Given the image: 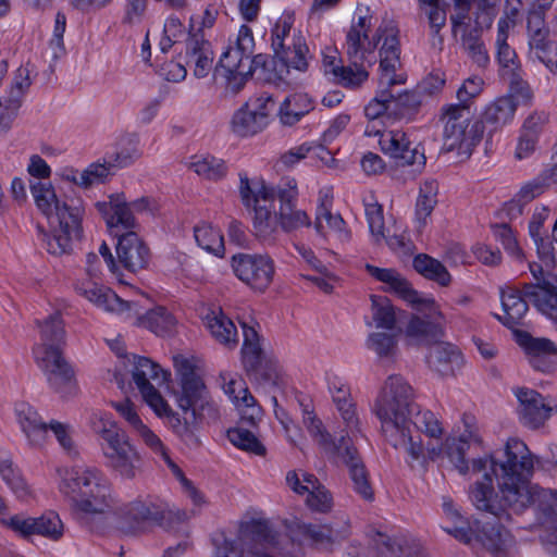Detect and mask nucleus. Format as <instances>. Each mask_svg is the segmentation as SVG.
<instances>
[{
	"label": "nucleus",
	"instance_id": "obj_1",
	"mask_svg": "<svg viewBox=\"0 0 557 557\" xmlns=\"http://www.w3.org/2000/svg\"><path fill=\"white\" fill-rule=\"evenodd\" d=\"M533 459L527 445L518 440L507 441L503 456L483 457L471 462V475H479L469 487V499L476 510L502 519L508 508L518 512L534 505L542 512L541 523L555 522L557 493L539 488L529 482Z\"/></svg>",
	"mask_w": 557,
	"mask_h": 557
},
{
	"label": "nucleus",
	"instance_id": "obj_2",
	"mask_svg": "<svg viewBox=\"0 0 557 557\" xmlns=\"http://www.w3.org/2000/svg\"><path fill=\"white\" fill-rule=\"evenodd\" d=\"M30 193L37 209L47 218L49 230L45 243L49 253L62 256L72 249L82 231L85 208L79 199L61 201L48 182L30 184Z\"/></svg>",
	"mask_w": 557,
	"mask_h": 557
},
{
	"label": "nucleus",
	"instance_id": "obj_3",
	"mask_svg": "<svg viewBox=\"0 0 557 557\" xmlns=\"http://www.w3.org/2000/svg\"><path fill=\"white\" fill-rule=\"evenodd\" d=\"M401 426L403 438L394 441L388 437L387 441L395 448L405 450L406 462L412 469H425L430 462L441 465L447 433L434 412L417 406Z\"/></svg>",
	"mask_w": 557,
	"mask_h": 557
},
{
	"label": "nucleus",
	"instance_id": "obj_4",
	"mask_svg": "<svg viewBox=\"0 0 557 557\" xmlns=\"http://www.w3.org/2000/svg\"><path fill=\"white\" fill-rule=\"evenodd\" d=\"M381 32L384 42L380 50V89L364 108V114L370 121H376L384 114L403 115L405 107L416 103L414 95L409 91L395 96L386 89L393 85L404 84L406 75L398 72L400 67L398 29L387 25Z\"/></svg>",
	"mask_w": 557,
	"mask_h": 557
},
{
	"label": "nucleus",
	"instance_id": "obj_5",
	"mask_svg": "<svg viewBox=\"0 0 557 557\" xmlns=\"http://www.w3.org/2000/svg\"><path fill=\"white\" fill-rule=\"evenodd\" d=\"M59 491L71 497L73 508L82 519L106 513L113 505L107 476L94 468H59Z\"/></svg>",
	"mask_w": 557,
	"mask_h": 557
},
{
	"label": "nucleus",
	"instance_id": "obj_6",
	"mask_svg": "<svg viewBox=\"0 0 557 557\" xmlns=\"http://www.w3.org/2000/svg\"><path fill=\"white\" fill-rule=\"evenodd\" d=\"M417 406L413 400V389L404 377L391 375L385 380L375 398L373 412L381 422L386 440L403 438L399 430L406 419L416 411Z\"/></svg>",
	"mask_w": 557,
	"mask_h": 557
},
{
	"label": "nucleus",
	"instance_id": "obj_7",
	"mask_svg": "<svg viewBox=\"0 0 557 557\" xmlns=\"http://www.w3.org/2000/svg\"><path fill=\"white\" fill-rule=\"evenodd\" d=\"M286 535H281L270 521L269 540L250 547L249 557H275L278 552L286 557H301L305 546L322 543L329 539L325 531L317 525L305 524L294 518L284 523Z\"/></svg>",
	"mask_w": 557,
	"mask_h": 557
},
{
	"label": "nucleus",
	"instance_id": "obj_8",
	"mask_svg": "<svg viewBox=\"0 0 557 557\" xmlns=\"http://www.w3.org/2000/svg\"><path fill=\"white\" fill-rule=\"evenodd\" d=\"M239 194L245 207L253 208V230L258 238L268 242L274 238L280 225L278 212L273 210L276 198L275 188L269 187L261 180L239 176Z\"/></svg>",
	"mask_w": 557,
	"mask_h": 557
},
{
	"label": "nucleus",
	"instance_id": "obj_9",
	"mask_svg": "<svg viewBox=\"0 0 557 557\" xmlns=\"http://www.w3.org/2000/svg\"><path fill=\"white\" fill-rule=\"evenodd\" d=\"M173 367L180 388L174 391L177 407L185 413H191L193 421H198L203 410L210 407L206 386L197 373L199 360L191 355L173 356Z\"/></svg>",
	"mask_w": 557,
	"mask_h": 557
},
{
	"label": "nucleus",
	"instance_id": "obj_10",
	"mask_svg": "<svg viewBox=\"0 0 557 557\" xmlns=\"http://www.w3.org/2000/svg\"><path fill=\"white\" fill-rule=\"evenodd\" d=\"M444 124V147L448 151L457 150L461 158H469L472 149L483 136V126L473 122L469 108L447 104L442 109Z\"/></svg>",
	"mask_w": 557,
	"mask_h": 557
},
{
	"label": "nucleus",
	"instance_id": "obj_11",
	"mask_svg": "<svg viewBox=\"0 0 557 557\" xmlns=\"http://www.w3.org/2000/svg\"><path fill=\"white\" fill-rule=\"evenodd\" d=\"M103 260L97 253L86 256V273L90 278L76 283V292L85 297L98 309L114 314L123 320H129L137 315L136 305L122 300L111 288L94 282L91 278L101 273Z\"/></svg>",
	"mask_w": 557,
	"mask_h": 557
},
{
	"label": "nucleus",
	"instance_id": "obj_12",
	"mask_svg": "<svg viewBox=\"0 0 557 557\" xmlns=\"http://www.w3.org/2000/svg\"><path fill=\"white\" fill-rule=\"evenodd\" d=\"M35 362L42 373L48 386L62 398L77 394L78 387L72 366L64 358L58 345H36Z\"/></svg>",
	"mask_w": 557,
	"mask_h": 557
},
{
	"label": "nucleus",
	"instance_id": "obj_13",
	"mask_svg": "<svg viewBox=\"0 0 557 557\" xmlns=\"http://www.w3.org/2000/svg\"><path fill=\"white\" fill-rule=\"evenodd\" d=\"M295 17L283 13L272 29V49L287 67L305 72L311 55L300 30L294 29Z\"/></svg>",
	"mask_w": 557,
	"mask_h": 557
},
{
	"label": "nucleus",
	"instance_id": "obj_14",
	"mask_svg": "<svg viewBox=\"0 0 557 557\" xmlns=\"http://www.w3.org/2000/svg\"><path fill=\"white\" fill-rule=\"evenodd\" d=\"M532 90L523 81H511L506 95L495 98L487 103L481 115V124L493 134L510 125L519 106L527 104L532 99Z\"/></svg>",
	"mask_w": 557,
	"mask_h": 557
},
{
	"label": "nucleus",
	"instance_id": "obj_15",
	"mask_svg": "<svg viewBox=\"0 0 557 557\" xmlns=\"http://www.w3.org/2000/svg\"><path fill=\"white\" fill-rule=\"evenodd\" d=\"M269 531L270 521L267 519L243 521L236 536L214 539L212 557H249L251 546L260 541H270Z\"/></svg>",
	"mask_w": 557,
	"mask_h": 557
},
{
	"label": "nucleus",
	"instance_id": "obj_16",
	"mask_svg": "<svg viewBox=\"0 0 557 557\" xmlns=\"http://www.w3.org/2000/svg\"><path fill=\"white\" fill-rule=\"evenodd\" d=\"M275 110V101L269 94L250 98L233 115L232 132L240 137L253 136L262 132L270 123Z\"/></svg>",
	"mask_w": 557,
	"mask_h": 557
},
{
	"label": "nucleus",
	"instance_id": "obj_17",
	"mask_svg": "<svg viewBox=\"0 0 557 557\" xmlns=\"http://www.w3.org/2000/svg\"><path fill=\"white\" fill-rule=\"evenodd\" d=\"M231 265L235 276L257 292H264L273 282L275 264L268 255L237 253Z\"/></svg>",
	"mask_w": 557,
	"mask_h": 557
},
{
	"label": "nucleus",
	"instance_id": "obj_18",
	"mask_svg": "<svg viewBox=\"0 0 557 557\" xmlns=\"http://www.w3.org/2000/svg\"><path fill=\"white\" fill-rule=\"evenodd\" d=\"M131 369L127 370V373H132L133 381L138 388L143 400L148 406L157 405V408L162 407V395L157 389V386H160L168 382L170 377V372L163 370L159 364L154 363L148 358L132 356V360H128L127 367Z\"/></svg>",
	"mask_w": 557,
	"mask_h": 557
},
{
	"label": "nucleus",
	"instance_id": "obj_19",
	"mask_svg": "<svg viewBox=\"0 0 557 557\" xmlns=\"http://www.w3.org/2000/svg\"><path fill=\"white\" fill-rule=\"evenodd\" d=\"M387 25H393L397 29L393 22H385L377 28L376 36L370 39L368 33L371 28V16L364 14L354 20L347 33L346 46L347 53L355 63L366 62L372 64L375 61L374 50L380 42L381 45L384 42V36L381 30Z\"/></svg>",
	"mask_w": 557,
	"mask_h": 557
},
{
	"label": "nucleus",
	"instance_id": "obj_20",
	"mask_svg": "<svg viewBox=\"0 0 557 557\" xmlns=\"http://www.w3.org/2000/svg\"><path fill=\"white\" fill-rule=\"evenodd\" d=\"M462 424L463 431L458 434H447L441 465H448L461 475H468L470 473L471 463L466 459L467 451L471 445L480 444L481 437L472 417L465 416Z\"/></svg>",
	"mask_w": 557,
	"mask_h": 557
},
{
	"label": "nucleus",
	"instance_id": "obj_21",
	"mask_svg": "<svg viewBox=\"0 0 557 557\" xmlns=\"http://www.w3.org/2000/svg\"><path fill=\"white\" fill-rule=\"evenodd\" d=\"M220 379L224 394L236 407L242 420L250 425L257 424L262 418V409L249 393L242 375L237 372L223 371L220 374Z\"/></svg>",
	"mask_w": 557,
	"mask_h": 557
},
{
	"label": "nucleus",
	"instance_id": "obj_22",
	"mask_svg": "<svg viewBox=\"0 0 557 557\" xmlns=\"http://www.w3.org/2000/svg\"><path fill=\"white\" fill-rule=\"evenodd\" d=\"M379 146L397 165H413L418 171L425 165L423 148L420 145L411 146L407 134L401 129H384Z\"/></svg>",
	"mask_w": 557,
	"mask_h": 557
},
{
	"label": "nucleus",
	"instance_id": "obj_23",
	"mask_svg": "<svg viewBox=\"0 0 557 557\" xmlns=\"http://www.w3.org/2000/svg\"><path fill=\"white\" fill-rule=\"evenodd\" d=\"M408 304L421 311L425 319L411 318L407 326V335L418 342L436 338L442 333L446 318L434 298L420 294L419 301Z\"/></svg>",
	"mask_w": 557,
	"mask_h": 557
},
{
	"label": "nucleus",
	"instance_id": "obj_24",
	"mask_svg": "<svg viewBox=\"0 0 557 557\" xmlns=\"http://www.w3.org/2000/svg\"><path fill=\"white\" fill-rule=\"evenodd\" d=\"M1 522L23 536L41 535L50 541H59L64 534V524L54 511L45 512L39 517L15 515L1 518Z\"/></svg>",
	"mask_w": 557,
	"mask_h": 557
},
{
	"label": "nucleus",
	"instance_id": "obj_25",
	"mask_svg": "<svg viewBox=\"0 0 557 557\" xmlns=\"http://www.w3.org/2000/svg\"><path fill=\"white\" fill-rule=\"evenodd\" d=\"M512 392L518 401L519 421L529 429L536 430L544 426L556 411V406L532 388L516 387Z\"/></svg>",
	"mask_w": 557,
	"mask_h": 557
},
{
	"label": "nucleus",
	"instance_id": "obj_26",
	"mask_svg": "<svg viewBox=\"0 0 557 557\" xmlns=\"http://www.w3.org/2000/svg\"><path fill=\"white\" fill-rule=\"evenodd\" d=\"M100 448L109 468L124 478L135 475L139 466V455L125 432L100 443Z\"/></svg>",
	"mask_w": 557,
	"mask_h": 557
},
{
	"label": "nucleus",
	"instance_id": "obj_27",
	"mask_svg": "<svg viewBox=\"0 0 557 557\" xmlns=\"http://www.w3.org/2000/svg\"><path fill=\"white\" fill-rule=\"evenodd\" d=\"M276 198L280 201V225L286 231H295L300 227L311 226L309 214L297 208L298 187L295 178L283 180L275 188Z\"/></svg>",
	"mask_w": 557,
	"mask_h": 557
},
{
	"label": "nucleus",
	"instance_id": "obj_28",
	"mask_svg": "<svg viewBox=\"0 0 557 557\" xmlns=\"http://www.w3.org/2000/svg\"><path fill=\"white\" fill-rule=\"evenodd\" d=\"M513 335L534 370L546 374L557 370V346L554 342L545 337H533L520 330H515Z\"/></svg>",
	"mask_w": 557,
	"mask_h": 557
},
{
	"label": "nucleus",
	"instance_id": "obj_29",
	"mask_svg": "<svg viewBox=\"0 0 557 557\" xmlns=\"http://www.w3.org/2000/svg\"><path fill=\"white\" fill-rule=\"evenodd\" d=\"M286 484L294 493L305 497V502L311 510L319 512L331 510L333 498L314 475L304 471H288Z\"/></svg>",
	"mask_w": 557,
	"mask_h": 557
},
{
	"label": "nucleus",
	"instance_id": "obj_30",
	"mask_svg": "<svg viewBox=\"0 0 557 557\" xmlns=\"http://www.w3.org/2000/svg\"><path fill=\"white\" fill-rule=\"evenodd\" d=\"M255 38L252 30L247 25H242L234 41L230 42L226 51L220 59V67L223 72L245 71L252 72V54Z\"/></svg>",
	"mask_w": 557,
	"mask_h": 557
},
{
	"label": "nucleus",
	"instance_id": "obj_31",
	"mask_svg": "<svg viewBox=\"0 0 557 557\" xmlns=\"http://www.w3.org/2000/svg\"><path fill=\"white\" fill-rule=\"evenodd\" d=\"M404 540L377 532L367 545H352L348 557H423L417 547L404 546Z\"/></svg>",
	"mask_w": 557,
	"mask_h": 557
},
{
	"label": "nucleus",
	"instance_id": "obj_32",
	"mask_svg": "<svg viewBox=\"0 0 557 557\" xmlns=\"http://www.w3.org/2000/svg\"><path fill=\"white\" fill-rule=\"evenodd\" d=\"M96 207L102 214L108 228L116 237L138 227V223L123 194L111 195L108 201L97 202Z\"/></svg>",
	"mask_w": 557,
	"mask_h": 557
},
{
	"label": "nucleus",
	"instance_id": "obj_33",
	"mask_svg": "<svg viewBox=\"0 0 557 557\" xmlns=\"http://www.w3.org/2000/svg\"><path fill=\"white\" fill-rule=\"evenodd\" d=\"M467 544L473 547L481 546L498 556L509 553L513 548L515 541L509 531L498 523L474 521L472 540Z\"/></svg>",
	"mask_w": 557,
	"mask_h": 557
},
{
	"label": "nucleus",
	"instance_id": "obj_34",
	"mask_svg": "<svg viewBox=\"0 0 557 557\" xmlns=\"http://www.w3.org/2000/svg\"><path fill=\"white\" fill-rule=\"evenodd\" d=\"M14 416L27 444L34 448L42 447L48 438V423L42 420L37 409L26 401H17Z\"/></svg>",
	"mask_w": 557,
	"mask_h": 557
},
{
	"label": "nucleus",
	"instance_id": "obj_35",
	"mask_svg": "<svg viewBox=\"0 0 557 557\" xmlns=\"http://www.w3.org/2000/svg\"><path fill=\"white\" fill-rule=\"evenodd\" d=\"M116 253L119 261L129 271L146 267L149 260V249L136 231L122 233L117 236Z\"/></svg>",
	"mask_w": 557,
	"mask_h": 557
},
{
	"label": "nucleus",
	"instance_id": "obj_36",
	"mask_svg": "<svg viewBox=\"0 0 557 557\" xmlns=\"http://www.w3.org/2000/svg\"><path fill=\"white\" fill-rule=\"evenodd\" d=\"M327 385L333 401L346 424L348 435L355 436L359 432V419L356 414L355 404L350 397L348 385L336 375L329 376Z\"/></svg>",
	"mask_w": 557,
	"mask_h": 557
},
{
	"label": "nucleus",
	"instance_id": "obj_37",
	"mask_svg": "<svg viewBox=\"0 0 557 557\" xmlns=\"http://www.w3.org/2000/svg\"><path fill=\"white\" fill-rule=\"evenodd\" d=\"M528 300L524 296V289L521 292L515 287L507 286L500 289V302L503 314L496 318L507 327L515 331L528 312Z\"/></svg>",
	"mask_w": 557,
	"mask_h": 557
},
{
	"label": "nucleus",
	"instance_id": "obj_38",
	"mask_svg": "<svg viewBox=\"0 0 557 557\" xmlns=\"http://www.w3.org/2000/svg\"><path fill=\"white\" fill-rule=\"evenodd\" d=\"M302 424L306 428L312 440L320 445L325 451L331 454L341 453V449L345 446L344 442H349L345 437H342L338 444L331 441V435L326 431L321 419L315 414L311 401L304 399L300 401Z\"/></svg>",
	"mask_w": 557,
	"mask_h": 557
},
{
	"label": "nucleus",
	"instance_id": "obj_39",
	"mask_svg": "<svg viewBox=\"0 0 557 557\" xmlns=\"http://www.w3.org/2000/svg\"><path fill=\"white\" fill-rule=\"evenodd\" d=\"M366 270L376 281L386 285L385 290L395 293L406 302L420 300V294L414 290L411 284L396 270L379 268L372 264H367Z\"/></svg>",
	"mask_w": 557,
	"mask_h": 557
},
{
	"label": "nucleus",
	"instance_id": "obj_40",
	"mask_svg": "<svg viewBox=\"0 0 557 557\" xmlns=\"http://www.w3.org/2000/svg\"><path fill=\"white\" fill-rule=\"evenodd\" d=\"M344 444L345 446L341 449V453H336L335 455L348 467L355 492L363 499L371 500L373 498V491L369 483L364 466L360 461L356 448L350 445L349 442H344Z\"/></svg>",
	"mask_w": 557,
	"mask_h": 557
},
{
	"label": "nucleus",
	"instance_id": "obj_41",
	"mask_svg": "<svg viewBox=\"0 0 557 557\" xmlns=\"http://www.w3.org/2000/svg\"><path fill=\"white\" fill-rule=\"evenodd\" d=\"M186 63L193 66L197 78L206 77L212 69L213 51L209 41L199 34H191L186 42Z\"/></svg>",
	"mask_w": 557,
	"mask_h": 557
},
{
	"label": "nucleus",
	"instance_id": "obj_42",
	"mask_svg": "<svg viewBox=\"0 0 557 557\" xmlns=\"http://www.w3.org/2000/svg\"><path fill=\"white\" fill-rule=\"evenodd\" d=\"M442 509L445 517L443 530L461 543H470L473 523L462 516L460 508L447 496L442 498Z\"/></svg>",
	"mask_w": 557,
	"mask_h": 557
},
{
	"label": "nucleus",
	"instance_id": "obj_43",
	"mask_svg": "<svg viewBox=\"0 0 557 557\" xmlns=\"http://www.w3.org/2000/svg\"><path fill=\"white\" fill-rule=\"evenodd\" d=\"M313 226L315 233L325 240L333 239L343 244L351 237L349 227L338 212L315 214Z\"/></svg>",
	"mask_w": 557,
	"mask_h": 557
},
{
	"label": "nucleus",
	"instance_id": "obj_44",
	"mask_svg": "<svg viewBox=\"0 0 557 557\" xmlns=\"http://www.w3.org/2000/svg\"><path fill=\"white\" fill-rule=\"evenodd\" d=\"M438 184L434 180H425L421 183L416 201L414 223L416 227L423 230L437 203Z\"/></svg>",
	"mask_w": 557,
	"mask_h": 557
},
{
	"label": "nucleus",
	"instance_id": "obj_45",
	"mask_svg": "<svg viewBox=\"0 0 557 557\" xmlns=\"http://www.w3.org/2000/svg\"><path fill=\"white\" fill-rule=\"evenodd\" d=\"M206 325L212 337L227 348L236 347L238 343L237 329L233 321L222 311H212L206 317Z\"/></svg>",
	"mask_w": 557,
	"mask_h": 557
},
{
	"label": "nucleus",
	"instance_id": "obj_46",
	"mask_svg": "<svg viewBox=\"0 0 557 557\" xmlns=\"http://www.w3.org/2000/svg\"><path fill=\"white\" fill-rule=\"evenodd\" d=\"M312 109L313 101L307 94L290 95L280 106V122L286 126L295 125Z\"/></svg>",
	"mask_w": 557,
	"mask_h": 557
},
{
	"label": "nucleus",
	"instance_id": "obj_47",
	"mask_svg": "<svg viewBox=\"0 0 557 557\" xmlns=\"http://www.w3.org/2000/svg\"><path fill=\"white\" fill-rule=\"evenodd\" d=\"M137 324L156 335L164 336L171 334L176 325V319L162 306H157L147 311L144 315L137 317Z\"/></svg>",
	"mask_w": 557,
	"mask_h": 557
},
{
	"label": "nucleus",
	"instance_id": "obj_48",
	"mask_svg": "<svg viewBox=\"0 0 557 557\" xmlns=\"http://www.w3.org/2000/svg\"><path fill=\"white\" fill-rule=\"evenodd\" d=\"M242 327L244 336L242 347L243 362L248 370L261 371L265 356L261 348L259 335L253 327L248 326L246 323H243Z\"/></svg>",
	"mask_w": 557,
	"mask_h": 557
},
{
	"label": "nucleus",
	"instance_id": "obj_49",
	"mask_svg": "<svg viewBox=\"0 0 557 557\" xmlns=\"http://www.w3.org/2000/svg\"><path fill=\"white\" fill-rule=\"evenodd\" d=\"M459 358V351L455 346L442 343L431 347L428 363L433 370L445 375L453 371V366Z\"/></svg>",
	"mask_w": 557,
	"mask_h": 557
},
{
	"label": "nucleus",
	"instance_id": "obj_50",
	"mask_svg": "<svg viewBox=\"0 0 557 557\" xmlns=\"http://www.w3.org/2000/svg\"><path fill=\"white\" fill-rule=\"evenodd\" d=\"M0 475L18 498L24 499L30 494L27 483L13 465L11 455L4 450H0Z\"/></svg>",
	"mask_w": 557,
	"mask_h": 557
},
{
	"label": "nucleus",
	"instance_id": "obj_51",
	"mask_svg": "<svg viewBox=\"0 0 557 557\" xmlns=\"http://www.w3.org/2000/svg\"><path fill=\"white\" fill-rule=\"evenodd\" d=\"M194 236L197 245L205 251L222 257L225 250L224 239L220 230L202 222L195 226Z\"/></svg>",
	"mask_w": 557,
	"mask_h": 557
},
{
	"label": "nucleus",
	"instance_id": "obj_52",
	"mask_svg": "<svg viewBox=\"0 0 557 557\" xmlns=\"http://www.w3.org/2000/svg\"><path fill=\"white\" fill-rule=\"evenodd\" d=\"M414 270L428 280L434 281L442 286H448L451 275L447 269L436 259L421 253L413 259Z\"/></svg>",
	"mask_w": 557,
	"mask_h": 557
},
{
	"label": "nucleus",
	"instance_id": "obj_53",
	"mask_svg": "<svg viewBox=\"0 0 557 557\" xmlns=\"http://www.w3.org/2000/svg\"><path fill=\"white\" fill-rule=\"evenodd\" d=\"M383 242L399 257H409L414 251V245L406 234L405 227L396 221L385 228Z\"/></svg>",
	"mask_w": 557,
	"mask_h": 557
},
{
	"label": "nucleus",
	"instance_id": "obj_54",
	"mask_svg": "<svg viewBox=\"0 0 557 557\" xmlns=\"http://www.w3.org/2000/svg\"><path fill=\"white\" fill-rule=\"evenodd\" d=\"M122 515L129 528L136 530L141 522L158 520L159 509L150 502L135 500L125 506Z\"/></svg>",
	"mask_w": 557,
	"mask_h": 557
},
{
	"label": "nucleus",
	"instance_id": "obj_55",
	"mask_svg": "<svg viewBox=\"0 0 557 557\" xmlns=\"http://www.w3.org/2000/svg\"><path fill=\"white\" fill-rule=\"evenodd\" d=\"M88 424L100 438V443L107 442L124 432L111 413L101 410H94L90 413Z\"/></svg>",
	"mask_w": 557,
	"mask_h": 557
},
{
	"label": "nucleus",
	"instance_id": "obj_56",
	"mask_svg": "<svg viewBox=\"0 0 557 557\" xmlns=\"http://www.w3.org/2000/svg\"><path fill=\"white\" fill-rule=\"evenodd\" d=\"M364 213L369 226L370 234L372 239L376 244L382 243V238L385 236V228L387 225L384 221L383 208L382 206L374 199L373 196H370L364 199Z\"/></svg>",
	"mask_w": 557,
	"mask_h": 557
},
{
	"label": "nucleus",
	"instance_id": "obj_57",
	"mask_svg": "<svg viewBox=\"0 0 557 557\" xmlns=\"http://www.w3.org/2000/svg\"><path fill=\"white\" fill-rule=\"evenodd\" d=\"M186 27L182 20L171 14L166 17L163 25V32L159 41V48L166 53L175 44L181 42L186 37Z\"/></svg>",
	"mask_w": 557,
	"mask_h": 557
},
{
	"label": "nucleus",
	"instance_id": "obj_58",
	"mask_svg": "<svg viewBox=\"0 0 557 557\" xmlns=\"http://www.w3.org/2000/svg\"><path fill=\"white\" fill-rule=\"evenodd\" d=\"M40 343L37 345H58L60 347L64 337L63 322L59 312H53L38 322Z\"/></svg>",
	"mask_w": 557,
	"mask_h": 557
},
{
	"label": "nucleus",
	"instance_id": "obj_59",
	"mask_svg": "<svg viewBox=\"0 0 557 557\" xmlns=\"http://www.w3.org/2000/svg\"><path fill=\"white\" fill-rule=\"evenodd\" d=\"M372 318L377 327L392 330L396 322L394 308L386 297L371 296Z\"/></svg>",
	"mask_w": 557,
	"mask_h": 557
},
{
	"label": "nucleus",
	"instance_id": "obj_60",
	"mask_svg": "<svg viewBox=\"0 0 557 557\" xmlns=\"http://www.w3.org/2000/svg\"><path fill=\"white\" fill-rule=\"evenodd\" d=\"M528 32L531 54L550 42L547 40L544 15L540 11H530L528 16Z\"/></svg>",
	"mask_w": 557,
	"mask_h": 557
},
{
	"label": "nucleus",
	"instance_id": "obj_61",
	"mask_svg": "<svg viewBox=\"0 0 557 557\" xmlns=\"http://www.w3.org/2000/svg\"><path fill=\"white\" fill-rule=\"evenodd\" d=\"M527 294L533 297V305L557 324V294L545 287H529Z\"/></svg>",
	"mask_w": 557,
	"mask_h": 557
},
{
	"label": "nucleus",
	"instance_id": "obj_62",
	"mask_svg": "<svg viewBox=\"0 0 557 557\" xmlns=\"http://www.w3.org/2000/svg\"><path fill=\"white\" fill-rule=\"evenodd\" d=\"M190 168L197 175L214 181L222 178L226 173L224 161L212 156L196 159Z\"/></svg>",
	"mask_w": 557,
	"mask_h": 557
},
{
	"label": "nucleus",
	"instance_id": "obj_63",
	"mask_svg": "<svg viewBox=\"0 0 557 557\" xmlns=\"http://www.w3.org/2000/svg\"><path fill=\"white\" fill-rule=\"evenodd\" d=\"M228 441L236 447L261 456L264 454V447L255 436V434L243 428H234L227 432Z\"/></svg>",
	"mask_w": 557,
	"mask_h": 557
},
{
	"label": "nucleus",
	"instance_id": "obj_64",
	"mask_svg": "<svg viewBox=\"0 0 557 557\" xmlns=\"http://www.w3.org/2000/svg\"><path fill=\"white\" fill-rule=\"evenodd\" d=\"M113 173L114 170L106 157L103 162L91 163L79 173V186L87 188L103 183Z\"/></svg>",
	"mask_w": 557,
	"mask_h": 557
}]
</instances>
